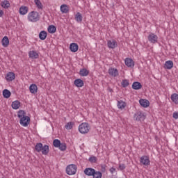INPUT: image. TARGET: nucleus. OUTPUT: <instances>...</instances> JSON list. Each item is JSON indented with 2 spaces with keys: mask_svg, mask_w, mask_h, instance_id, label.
Here are the masks:
<instances>
[{
  "mask_svg": "<svg viewBox=\"0 0 178 178\" xmlns=\"http://www.w3.org/2000/svg\"><path fill=\"white\" fill-rule=\"evenodd\" d=\"M17 117L19 118V124L23 127H27L30 124V117L26 115V111L24 110H19L17 112Z\"/></svg>",
  "mask_w": 178,
  "mask_h": 178,
  "instance_id": "f257e3e1",
  "label": "nucleus"
},
{
  "mask_svg": "<svg viewBox=\"0 0 178 178\" xmlns=\"http://www.w3.org/2000/svg\"><path fill=\"white\" fill-rule=\"evenodd\" d=\"M28 19L29 22L35 23L40 20V14L37 11H31L28 15Z\"/></svg>",
  "mask_w": 178,
  "mask_h": 178,
  "instance_id": "f03ea898",
  "label": "nucleus"
},
{
  "mask_svg": "<svg viewBox=\"0 0 178 178\" xmlns=\"http://www.w3.org/2000/svg\"><path fill=\"white\" fill-rule=\"evenodd\" d=\"M90 124L87 122H83L79 126V131L81 134H87L90 131Z\"/></svg>",
  "mask_w": 178,
  "mask_h": 178,
  "instance_id": "7ed1b4c3",
  "label": "nucleus"
},
{
  "mask_svg": "<svg viewBox=\"0 0 178 178\" xmlns=\"http://www.w3.org/2000/svg\"><path fill=\"white\" fill-rule=\"evenodd\" d=\"M77 172V165L75 164L68 165L66 168V173L69 176H73V175H76Z\"/></svg>",
  "mask_w": 178,
  "mask_h": 178,
  "instance_id": "20e7f679",
  "label": "nucleus"
},
{
  "mask_svg": "<svg viewBox=\"0 0 178 178\" xmlns=\"http://www.w3.org/2000/svg\"><path fill=\"white\" fill-rule=\"evenodd\" d=\"M134 120L138 122H144L145 120V115L140 111L136 113L134 115Z\"/></svg>",
  "mask_w": 178,
  "mask_h": 178,
  "instance_id": "39448f33",
  "label": "nucleus"
},
{
  "mask_svg": "<svg viewBox=\"0 0 178 178\" xmlns=\"http://www.w3.org/2000/svg\"><path fill=\"white\" fill-rule=\"evenodd\" d=\"M140 162L144 166H149L151 165V161H149V157L147 156H142L140 159Z\"/></svg>",
  "mask_w": 178,
  "mask_h": 178,
  "instance_id": "423d86ee",
  "label": "nucleus"
},
{
  "mask_svg": "<svg viewBox=\"0 0 178 178\" xmlns=\"http://www.w3.org/2000/svg\"><path fill=\"white\" fill-rule=\"evenodd\" d=\"M147 39L149 42H152V44H156V42H158V36L152 33L148 35Z\"/></svg>",
  "mask_w": 178,
  "mask_h": 178,
  "instance_id": "0eeeda50",
  "label": "nucleus"
},
{
  "mask_svg": "<svg viewBox=\"0 0 178 178\" xmlns=\"http://www.w3.org/2000/svg\"><path fill=\"white\" fill-rule=\"evenodd\" d=\"M83 172L86 176H92L95 175V169L91 168H86Z\"/></svg>",
  "mask_w": 178,
  "mask_h": 178,
  "instance_id": "6e6552de",
  "label": "nucleus"
},
{
  "mask_svg": "<svg viewBox=\"0 0 178 178\" xmlns=\"http://www.w3.org/2000/svg\"><path fill=\"white\" fill-rule=\"evenodd\" d=\"M108 74L113 77H118L119 76V71L116 68H110L108 70Z\"/></svg>",
  "mask_w": 178,
  "mask_h": 178,
  "instance_id": "1a4fd4ad",
  "label": "nucleus"
},
{
  "mask_svg": "<svg viewBox=\"0 0 178 178\" xmlns=\"http://www.w3.org/2000/svg\"><path fill=\"white\" fill-rule=\"evenodd\" d=\"M16 79V75L13 72H8L6 76L7 81H13Z\"/></svg>",
  "mask_w": 178,
  "mask_h": 178,
  "instance_id": "9d476101",
  "label": "nucleus"
},
{
  "mask_svg": "<svg viewBox=\"0 0 178 178\" xmlns=\"http://www.w3.org/2000/svg\"><path fill=\"white\" fill-rule=\"evenodd\" d=\"M107 45L108 48H111V49H115L116 47H118V42L116 40H108Z\"/></svg>",
  "mask_w": 178,
  "mask_h": 178,
  "instance_id": "9b49d317",
  "label": "nucleus"
},
{
  "mask_svg": "<svg viewBox=\"0 0 178 178\" xmlns=\"http://www.w3.org/2000/svg\"><path fill=\"white\" fill-rule=\"evenodd\" d=\"M140 105L143 108H148L149 106V101L145 99H140L139 100Z\"/></svg>",
  "mask_w": 178,
  "mask_h": 178,
  "instance_id": "f8f14e48",
  "label": "nucleus"
},
{
  "mask_svg": "<svg viewBox=\"0 0 178 178\" xmlns=\"http://www.w3.org/2000/svg\"><path fill=\"white\" fill-rule=\"evenodd\" d=\"M126 66L128 67H134V61L131 58H127L124 60Z\"/></svg>",
  "mask_w": 178,
  "mask_h": 178,
  "instance_id": "ddd939ff",
  "label": "nucleus"
},
{
  "mask_svg": "<svg viewBox=\"0 0 178 178\" xmlns=\"http://www.w3.org/2000/svg\"><path fill=\"white\" fill-rule=\"evenodd\" d=\"M29 58H31V59H38L40 58V56L38 55V53L35 51H30L29 52Z\"/></svg>",
  "mask_w": 178,
  "mask_h": 178,
  "instance_id": "4468645a",
  "label": "nucleus"
},
{
  "mask_svg": "<svg viewBox=\"0 0 178 178\" xmlns=\"http://www.w3.org/2000/svg\"><path fill=\"white\" fill-rule=\"evenodd\" d=\"M71 52H77L79 51V44L76 43H71L70 45Z\"/></svg>",
  "mask_w": 178,
  "mask_h": 178,
  "instance_id": "2eb2a0df",
  "label": "nucleus"
},
{
  "mask_svg": "<svg viewBox=\"0 0 178 178\" xmlns=\"http://www.w3.org/2000/svg\"><path fill=\"white\" fill-rule=\"evenodd\" d=\"M132 88L133 90H141V88H143V85L138 81H135L132 84Z\"/></svg>",
  "mask_w": 178,
  "mask_h": 178,
  "instance_id": "dca6fc26",
  "label": "nucleus"
},
{
  "mask_svg": "<svg viewBox=\"0 0 178 178\" xmlns=\"http://www.w3.org/2000/svg\"><path fill=\"white\" fill-rule=\"evenodd\" d=\"M38 90V87H37V85L33 83L29 87V91L31 92V94H37V91Z\"/></svg>",
  "mask_w": 178,
  "mask_h": 178,
  "instance_id": "f3484780",
  "label": "nucleus"
},
{
  "mask_svg": "<svg viewBox=\"0 0 178 178\" xmlns=\"http://www.w3.org/2000/svg\"><path fill=\"white\" fill-rule=\"evenodd\" d=\"M173 68V61L172 60H168L165 61L164 64V69H168V70H170V69Z\"/></svg>",
  "mask_w": 178,
  "mask_h": 178,
  "instance_id": "a211bd4d",
  "label": "nucleus"
},
{
  "mask_svg": "<svg viewBox=\"0 0 178 178\" xmlns=\"http://www.w3.org/2000/svg\"><path fill=\"white\" fill-rule=\"evenodd\" d=\"M41 152L42 155H48V154H49V146L48 145H44L42 146Z\"/></svg>",
  "mask_w": 178,
  "mask_h": 178,
  "instance_id": "6ab92c4d",
  "label": "nucleus"
},
{
  "mask_svg": "<svg viewBox=\"0 0 178 178\" xmlns=\"http://www.w3.org/2000/svg\"><path fill=\"white\" fill-rule=\"evenodd\" d=\"M74 84L78 88L83 87L84 86V81L80 79H77L74 80Z\"/></svg>",
  "mask_w": 178,
  "mask_h": 178,
  "instance_id": "aec40b11",
  "label": "nucleus"
},
{
  "mask_svg": "<svg viewBox=\"0 0 178 178\" xmlns=\"http://www.w3.org/2000/svg\"><path fill=\"white\" fill-rule=\"evenodd\" d=\"M80 76H82L83 77H86V76H88L90 74V71H88L86 68H82L79 71Z\"/></svg>",
  "mask_w": 178,
  "mask_h": 178,
  "instance_id": "412c9836",
  "label": "nucleus"
},
{
  "mask_svg": "<svg viewBox=\"0 0 178 178\" xmlns=\"http://www.w3.org/2000/svg\"><path fill=\"white\" fill-rule=\"evenodd\" d=\"M47 36H48V33H47V31H40V33H39V38H40V40H41L42 41H44V40H45Z\"/></svg>",
  "mask_w": 178,
  "mask_h": 178,
  "instance_id": "4be33fe9",
  "label": "nucleus"
},
{
  "mask_svg": "<svg viewBox=\"0 0 178 178\" xmlns=\"http://www.w3.org/2000/svg\"><path fill=\"white\" fill-rule=\"evenodd\" d=\"M29 12V7L22 6L19 8V13L20 15H26Z\"/></svg>",
  "mask_w": 178,
  "mask_h": 178,
  "instance_id": "5701e85b",
  "label": "nucleus"
},
{
  "mask_svg": "<svg viewBox=\"0 0 178 178\" xmlns=\"http://www.w3.org/2000/svg\"><path fill=\"white\" fill-rule=\"evenodd\" d=\"M10 95H12V92L9 91L8 89H4L3 90V98H10Z\"/></svg>",
  "mask_w": 178,
  "mask_h": 178,
  "instance_id": "b1692460",
  "label": "nucleus"
},
{
  "mask_svg": "<svg viewBox=\"0 0 178 178\" xmlns=\"http://www.w3.org/2000/svg\"><path fill=\"white\" fill-rule=\"evenodd\" d=\"M75 20L78 23H81L83 22V15L80 13H76L75 15Z\"/></svg>",
  "mask_w": 178,
  "mask_h": 178,
  "instance_id": "393cba45",
  "label": "nucleus"
},
{
  "mask_svg": "<svg viewBox=\"0 0 178 178\" xmlns=\"http://www.w3.org/2000/svg\"><path fill=\"white\" fill-rule=\"evenodd\" d=\"M3 47H8L9 45V38L8 36H4L1 40Z\"/></svg>",
  "mask_w": 178,
  "mask_h": 178,
  "instance_id": "a878e982",
  "label": "nucleus"
},
{
  "mask_svg": "<svg viewBox=\"0 0 178 178\" xmlns=\"http://www.w3.org/2000/svg\"><path fill=\"white\" fill-rule=\"evenodd\" d=\"M13 109H19L20 108V102L19 100H16L12 103Z\"/></svg>",
  "mask_w": 178,
  "mask_h": 178,
  "instance_id": "bb28decb",
  "label": "nucleus"
},
{
  "mask_svg": "<svg viewBox=\"0 0 178 178\" xmlns=\"http://www.w3.org/2000/svg\"><path fill=\"white\" fill-rule=\"evenodd\" d=\"M1 7L4 9H8V8H10V3H9V1L5 0L1 2Z\"/></svg>",
  "mask_w": 178,
  "mask_h": 178,
  "instance_id": "cd10ccee",
  "label": "nucleus"
},
{
  "mask_svg": "<svg viewBox=\"0 0 178 178\" xmlns=\"http://www.w3.org/2000/svg\"><path fill=\"white\" fill-rule=\"evenodd\" d=\"M47 30L50 34H54V33H56V26L54 25H50L49 26Z\"/></svg>",
  "mask_w": 178,
  "mask_h": 178,
  "instance_id": "c85d7f7f",
  "label": "nucleus"
},
{
  "mask_svg": "<svg viewBox=\"0 0 178 178\" xmlns=\"http://www.w3.org/2000/svg\"><path fill=\"white\" fill-rule=\"evenodd\" d=\"M60 10L62 13H67L69 12V7L66 4H63L60 6Z\"/></svg>",
  "mask_w": 178,
  "mask_h": 178,
  "instance_id": "c756f323",
  "label": "nucleus"
},
{
  "mask_svg": "<svg viewBox=\"0 0 178 178\" xmlns=\"http://www.w3.org/2000/svg\"><path fill=\"white\" fill-rule=\"evenodd\" d=\"M42 143H37L35 146V150L36 152H41L42 149Z\"/></svg>",
  "mask_w": 178,
  "mask_h": 178,
  "instance_id": "7c9ffc66",
  "label": "nucleus"
},
{
  "mask_svg": "<svg viewBox=\"0 0 178 178\" xmlns=\"http://www.w3.org/2000/svg\"><path fill=\"white\" fill-rule=\"evenodd\" d=\"M117 106L119 109H123L126 108V102H124L123 101H118Z\"/></svg>",
  "mask_w": 178,
  "mask_h": 178,
  "instance_id": "2f4dec72",
  "label": "nucleus"
},
{
  "mask_svg": "<svg viewBox=\"0 0 178 178\" xmlns=\"http://www.w3.org/2000/svg\"><path fill=\"white\" fill-rule=\"evenodd\" d=\"M171 100L172 101V102L177 104H178V95L177 93L172 94L171 95Z\"/></svg>",
  "mask_w": 178,
  "mask_h": 178,
  "instance_id": "473e14b6",
  "label": "nucleus"
},
{
  "mask_svg": "<svg viewBox=\"0 0 178 178\" xmlns=\"http://www.w3.org/2000/svg\"><path fill=\"white\" fill-rule=\"evenodd\" d=\"M73 126H74V122H69L65 124V127L67 130H72V129H73Z\"/></svg>",
  "mask_w": 178,
  "mask_h": 178,
  "instance_id": "72a5a7b5",
  "label": "nucleus"
},
{
  "mask_svg": "<svg viewBox=\"0 0 178 178\" xmlns=\"http://www.w3.org/2000/svg\"><path fill=\"white\" fill-rule=\"evenodd\" d=\"M62 143H60V141L58 139H55L53 141V145L54 147H55V148H59V147H60V144Z\"/></svg>",
  "mask_w": 178,
  "mask_h": 178,
  "instance_id": "f704fd0d",
  "label": "nucleus"
},
{
  "mask_svg": "<svg viewBox=\"0 0 178 178\" xmlns=\"http://www.w3.org/2000/svg\"><path fill=\"white\" fill-rule=\"evenodd\" d=\"M130 83L129 82V80L127 79H124L121 82V85L123 87V88H126V87H129V85Z\"/></svg>",
  "mask_w": 178,
  "mask_h": 178,
  "instance_id": "c9c22d12",
  "label": "nucleus"
},
{
  "mask_svg": "<svg viewBox=\"0 0 178 178\" xmlns=\"http://www.w3.org/2000/svg\"><path fill=\"white\" fill-rule=\"evenodd\" d=\"M92 176V178H102V172L95 170V173Z\"/></svg>",
  "mask_w": 178,
  "mask_h": 178,
  "instance_id": "e433bc0d",
  "label": "nucleus"
},
{
  "mask_svg": "<svg viewBox=\"0 0 178 178\" xmlns=\"http://www.w3.org/2000/svg\"><path fill=\"white\" fill-rule=\"evenodd\" d=\"M58 148H59L60 151H66V149L67 148V146L66 145V143H60Z\"/></svg>",
  "mask_w": 178,
  "mask_h": 178,
  "instance_id": "4c0bfd02",
  "label": "nucleus"
},
{
  "mask_svg": "<svg viewBox=\"0 0 178 178\" xmlns=\"http://www.w3.org/2000/svg\"><path fill=\"white\" fill-rule=\"evenodd\" d=\"M38 9H42L43 6L42 3H41V1L40 0H35L34 1Z\"/></svg>",
  "mask_w": 178,
  "mask_h": 178,
  "instance_id": "58836bf2",
  "label": "nucleus"
},
{
  "mask_svg": "<svg viewBox=\"0 0 178 178\" xmlns=\"http://www.w3.org/2000/svg\"><path fill=\"white\" fill-rule=\"evenodd\" d=\"M89 161H90L91 163H97V157L92 156L89 158Z\"/></svg>",
  "mask_w": 178,
  "mask_h": 178,
  "instance_id": "ea45409f",
  "label": "nucleus"
},
{
  "mask_svg": "<svg viewBox=\"0 0 178 178\" xmlns=\"http://www.w3.org/2000/svg\"><path fill=\"white\" fill-rule=\"evenodd\" d=\"M101 170L102 173H105L106 171V165H101Z\"/></svg>",
  "mask_w": 178,
  "mask_h": 178,
  "instance_id": "a19ab883",
  "label": "nucleus"
},
{
  "mask_svg": "<svg viewBox=\"0 0 178 178\" xmlns=\"http://www.w3.org/2000/svg\"><path fill=\"white\" fill-rule=\"evenodd\" d=\"M119 169L120 170H124V169H126V165H124V164H120Z\"/></svg>",
  "mask_w": 178,
  "mask_h": 178,
  "instance_id": "79ce46f5",
  "label": "nucleus"
},
{
  "mask_svg": "<svg viewBox=\"0 0 178 178\" xmlns=\"http://www.w3.org/2000/svg\"><path fill=\"white\" fill-rule=\"evenodd\" d=\"M172 118H174V119H178V113L177 112H174L172 114Z\"/></svg>",
  "mask_w": 178,
  "mask_h": 178,
  "instance_id": "37998d69",
  "label": "nucleus"
},
{
  "mask_svg": "<svg viewBox=\"0 0 178 178\" xmlns=\"http://www.w3.org/2000/svg\"><path fill=\"white\" fill-rule=\"evenodd\" d=\"M110 172L112 175H113V173H115V172H116V168L112 167L111 168H110Z\"/></svg>",
  "mask_w": 178,
  "mask_h": 178,
  "instance_id": "c03bdc74",
  "label": "nucleus"
},
{
  "mask_svg": "<svg viewBox=\"0 0 178 178\" xmlns=\"http://www.w3.org/2000/svg\"><path fill=\"white\" fill-rule=\"evenodd\" d=\"M3 14H4L3 10H0V17H2V16H3Z\"/></svg>",
  "mask_w": 178,
  "mask_h": 178,
  "instance_id": "a18cd8bd",
  "label": "nucleus"
},
{
  "mask_svg": "<svg viewBox=\"0 0 178 178\" xmlns=\"http://www.w3.org/2000/svg\"><path fill=\"white\" fill-rule=\"evenodd\" d=\"M109 91H110V92H113V90L111 89V88H109Z\"/></svg>",
  "mask_w": 178,
  "mask_h": 178,
  "instance_id": "49530a36",
  "label": "nucleus"
}]
</instances>
